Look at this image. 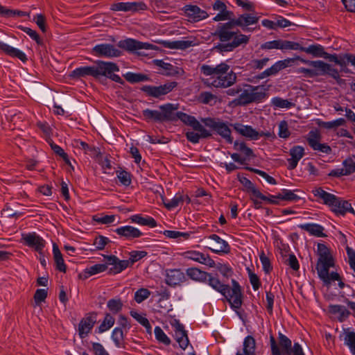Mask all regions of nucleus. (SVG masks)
<instances>
[{
    "label": "nucleus",
    "instance_id": "22",
    "mask_svg": "<svg viewBox=\"0 0 355 355\" xmlns=\"http://www.w3.org/2000/svg\"><path fill=\"white\" fill-rule=\"evenodd\" d=\"M236 75L233 71L217 76L210 85L215 87L227 88L233 85L236 81Z\"/></svg>",
    "mask_w": 355,
    "mask_h": 355
},
{
    "label": "nucleus",
    "instance_id": "10",
    "mask_svg": "<svg viewBox=\"0 0 355 355\" xmlns=\"http://www.w3.org/2000/svg\"><path fill=\"white\" fill-rule=\"evenodd\" d=\"M279 345L274 336H270V343L271 355H289V350L292 347V342L290 338L281 332L278 334Z\"/></svg>",
    "mask_w": 355,
    "mask_h": 355
},
{
    "label": "nucleus",
    "instance_id": "2",
    "mask_svg": "<svg viewBox=\"0 0 355 355\" xmlns=\"http://www.w3.org/2000/svg\"><path fill=\"white\" fill-rule=\"evenodd\" d=\"M318 259L315 269L323 284L329 286L332 282L338 281L340 288L346 286L341 276L337 272H329V268L334 266L335 261L330 250L324 243H318L317 248ZM350 287L349 285H347Z\"/></svg>",
    "mask_w": 355,
    "mask_h": 355
},
{
    "label": "nucleus",
    "instance_id": "62",
    "mask_svg": "<svg viewBox=\"0 0 355 355\" xmlns=\"http://www.w3.org/2000/svg\"><path fill=\"white\" fill-rule=\"evenodd\" d=\"M343 165L344 166V172L345 175H349L354 173H355V162L351 157H348L345 159L343 162Z\"/></svg>",
    "mask_w": 355,
    "mask_h": 355
},
{
    "label": "nucleus",
    "instance_id": "39",
    "mask_svg": "<svg viewBox=\"0 0 355 355\" xmlns=\"http://www.w3.org/2000/svg\"><path fill=\"white\" fill-rule=\"evenodd\" d=\"M53 254L56 270L65 273L67 271V266L64 263L62 254L58 248V245L55 243L53 244Z\"/></svg>",
    "mask_w": 355,
    "mask_h": 355
},
{
    "label": "nucleus",
    "instance_id": "25",
    "mask_svg": "<svg viewBox=\"0 0 355 355\" xmlns=\"http://www.w3.org/2000/svg\"><path fill=\"white\" fill-rule=\"evenodd\" d=\"M114 232L121 237H123L127 240H132L134 239L139 238L143 235V233L137 228L125 225L116 228Z\"/></svg>",
    "mask_w": 355,
    "mask_h": 355
},
{
    "label": "nucleus",
    "instance_id": "46",
    "mask_svg": "<svg viewBox=\"0 0 355 355\" xmlns=\"http://www.w3.org/2000/svg\"><path fill=\"white\" fill-rule=\"evenodd\" d=\"M282 193H279L275 196L276 198H278L282 200L286 201H295L297 202L300 199V197L297 196L294 192H300V190L295 189L293 191L284 189L282 190Z\"/></svg>",
    "mask_w": 355,
    "mask_h": 355
},
{
    "label": "nucleus",
    "instance_id": "20",
    "mask_svg": "<svg viewBox=\"0 0 355 355\" xmlns=\"http://www.w3.org/2000/svg\"><path fill=\"white\" fill-rule=\"evenodd\" d=\"M183 10L188 18V21L191 22L199 21L209 16L205 10L200 9L196 5H187L183 8Z\"/></svg>",
    "mask_w": 355,
    "mask_h": 355
},
{
    "label": "nucleus",
    "instance_id": "16",
    "mask_svg": "<svg viewBox=\"0 0 355 355\" xmlns=\"http://www.w3.org/2000/svg\"><path fill=\"white\" fill-rule=\"evenodd\" d=\"M107 266H111L108 270V274L116 275L121 272L129 266L128 260H120L115 255H104Z\"/></svg>",
    "mask_w": 355,
    "mask_h": 355
},
{
    "label": "nucleus",
    "instance_id": "7",
    "mask_svg": "<svg viewBox=\"0 0 355 355\" xmlns=\"http://www.w3.org/2000/svg\"><path fill=\"white\" fill-rule=\"evenodd\" d=\"M96 65L94 66L95 79H99L101 76H105L112 81L124 85L125 82L115 72L119 71V66L112 62H105L102 60L96 61Z\"/></svg>",
    "mask_w": 355,
    "mask_h": 355
},
{
    "label": "nucleus",
    "instance_id": "48",
    "mask_svg": "<svg viewBox=\"0 0 355 355\" xmlns=\"http://www.w3.org/2000/svg\"><path fill=\"white\" fill-rule=\"evenodd\" d=\"M115 320L110 313H105L104 320L98 327V333H103L110 329L114 324Z\"/></svg>",
    "mask_w": 355,
    "mask_h": 355
},
{
    "label": "nucleus",
    "instance_id": "41",
    "mask_svg": "<svg viewBox=\"0 0 355 355\" xmlns=\"http://www.w3.org/2000/svg\"><path fill=\"white\" fill-rule=\"evenodd\" d=\"M111 338L116 347L125 348V335L121 327H115L113 329Z\"/></svg>",
    "mask_w": 355,
    "mask_h": 355
},
{
    "label": "nucleus",
    "instance_id": "12",
    "mask_svg": "<svg viewBox=\"0 0 355 355\" xmlns=\"http://www.w3.org/2000/svg\"><path fill=\"white\" fill-rule=\"evenodd\" d=\"M92 53L96 57L104 58H117L121 55V51L115 48L111 44H100L94 46L92 49Z\"/></svg>",
    "mask_w": 355,
    "mask_h": 355
},
{
    "label": "nucleus",
    "instance_id": "30",
    "mask_svg": "<svg viewBox=\"0 0 355 355\" xmlns=\"http://www.w3.org/2000/svg\"><path fill=\"white\" fill-rule=\"evenodd\" d=\"M208 239H211L216 242L214 248H209L210 250L216 254H228L230 252V246L228 243L221 239L217 234H213L208 236Z\"/></svg>",
    "mask_w": 355,
    "mask_h": 355
},
{
    "label": "nucleus",
    "instance_id": "50",
    "mask_svg": "<svg viewBox=\"0 0 355 355\" xmlns=\"http://www.w3.org/2000/svg\"><path fill=\"white\" fill-rule=\"evenodd\" d=\"M163 234L169 239H179L180 240H187L189 239L191 233L182 232L174 230H164Z\"/></svg>",
    "mask_w": 355,
    "mask_h": 355
},
{
    "label": "nucleus",
    "instance_id": "52",
    "mask_svg": "<svg viewBox=\"0 0 355 355\" xmlns=\"http://www.w3.org/2000/svg\"><path fill=\"white\" fill-rule=\"evenodd\" d=\"M310 147L316 151H319L327 155L331 153V148L327 144H321L320 141L315 142V141H310Z\"/></svg>",
    "mask_w": 355,
    "mask_h": 355
},
{
    "label": "nucleus",
    "instance_id": "6",
    "mask_svg": "<svg viewBox=\"0 0 355 355\" xmlns=\"http://www.w3.org/2000/svg\"><path fill=\"white\" fill-rule=\"evenodd\" d=\"M244 86L245 88L232 101L235 105L245 106L252 103H260L267 96L266 89L263 85L253 86L245 84Z\"/></svg>",
    "mask_w": 355,
    "mask_h": 355
},
{
    "label": "nucleus",
    "instance_id": "43",
    "mask_svg": "<svg viewBox=\"0 0 355 355\" xmlns=\"http://www.w3.org/2000/svg\"><path fill=\"white\" fill-rule=\"evenodd\" d=\"M153 62L157 67L164 69L166 76H175L179 74L180 68L175 67L171 63L165 62L162 60H154Z\"/></svg>",
    "mask_w": 355,
    "mask_h": 355
},
{
    "label": "nucleus",
    "instance_id": "18",
    "mask_svg": "<svg viewBox=\"0 0 355 355\" xmlns=\"http://www.w3.org/2000/svg\"><path fill=\"white\" fill-rule=\"evenodd\" d=\"M260 48L263 50H270L273 49H281L282 51L289 49L297 50L298 43L288 40H275L262 44Z\"/></svg>",
    "mask_w": 355,
    "mask_h": 355
},
{
    "label": "nucleus",
    "instance_id": "28",
    "mask_svg": "<svg viewBox=\"0 0 355 355\" xmlns=\"http://www.w3.org/2000/svg\"><path fill=\"white\" fill-rule=\"evenodd\" d=\"M161 110V120L164 121H176V112L174 111L178 109L177 105L166 103L159 106Z\"/></svg>",
    "mask_w": 355,
    "mask_h": 355
},
{
    "label": "nucleus",
    "instance_id": "34",
    "mask_svg": "<svg viewBox=\"0 0 355 355\" xmlns=\"http://www.w3.org/2000/svg\"><path fill=\"white\" fill-rule=\"evenodd\" d=\"M89 76L95 78L94 66L78 67L73 70L69 74V77L71 79H79Z\"/></svg>",
    "mask_w": 355,
    "mask_h": 355
},
{
    "label": "nucleus",
    "instance_id": "63",
    "mask_svg": "<svg viewBox=\"0 0 355 355\" xmlns=\"http://www.w3.org/2000/svg\"><path fill=\"white\" fill-rule=\"evenodd\" d=\"M110 242V240L107 237L98 235L94 239L93 244L96 246V250H102Z\"/></svg>",
    "mask_w": 355,
    "mask_h": 355
},
{
    "label": "nucleus",
    "instance_id": "13",
    "mask_svg": "<svg viewBox=\"0 0 355 355\" xmlns=\"http://www.w3.org/2000/svg\"><path fill=\"white\" fill-rule=\"evenodd\" d=\"M117 45L119 48L128 51H135L140 49H157V46L154 44L141 42L132 38L120 40Z\"/></svg>",
    "mask_w": 355,
    "mask_h": 355
},
{
    "label": "nucleus",
    "instance_id": "4",
    "mask_svg": "<svg viewBox=\"0 0 355 355\" xmlns=\"http://www.w3.org/2000/svg\"><path fill=\"white\" fill-rule=\"evenodd\" d=\"M312 192L315 197L320 198L324 205L329 207L330 209L336 215L345 216L347 212L355 214V211L349 201L328 193L321 187L315 189Z\"/></svg>",
    "mask_w": 355,
    "mask_h": 355
},
{
    "label": "nucleus",
    "instance_id": "54",
    "mask_svg": "<svg viewBox=\"0 0 355 355\" xmlns=\"http://www.w3.org/2000/svg\"><path fill=\"white\" fill-rule=\"evenodd\" d=\"M244 168L261 176L268 183H270L271 184H277L276 180L274 178H272V176L269 175L266 172H265L263 171H261V170H259L257 168H252L250 166H245Z\"/></svg>",
    "mask_w": 355,
    "mask_h": 355
},
{
    "label": "nucleus",
    "instance_id": "3",
    "mask_svg": "<svg viewBox=\"0 0 355 355\" xmlns=\"http://www.w3.org/2000/svg\"><path fill=\"white\" fill-rule=\"evenodd\" d=\"M208 284L214 290L221 293L229 302L231 308L237 311L243 304V294L239 282L232 279V288L227 284H223L217 277H213L211 273L207 278Z\"/></svg>",
    "mask_w": 355,
    "mask_h": 355
},
{
    "label": "nucleus",
    "instance_id": "49",
    "mask_svg": "<svg viewBox=\"0 0 355 355\" xmlns=\"http://www.w3.org/2000/svg\"><path fill=\"white\" fill-rule=\"evenodd\" d=\"M142 114L146 121H153L155 122H162L161 112L146 109L142 111Z\"/></svg>",
    "mask_w": 355,
    "mask_h": 355
},
{
    "label": "nucleus",
    "instance_id": "17",
    "mask_svg": "<svg viewBox=\"0 0 355 355\" xmlns=\"http://www.w3.org/2000/svg\"><path fill=\"white\" fill-rule=\"evenodd\" d=\"M22 240L26 245L34 248L40 255L42 254V252L45 247L46 241L35 232L23 234Z\"/></svg>",
    "mask_w": 355,
    "mask_h": 355
},
{
    "label": "nucleus",
    "instance_id": "53",
    "mask_svg": "<svg viewBox=\"0 0 355 355\" xmlns=\"http://www.w3.org/2000/svg\"><path fill=\"white\" fill-rule=\"evenodd\" d=\"M107 306L113 314H116L121 311L123 302L120 299H110L108 300Z\"/></svg>",
    "mask_w": 355,
    "mask_h": 355
},
{
    "label": "nucleus",
    "instance_id": "27",
    "mask_svg": "<svg viewBox=\"0 0 355 355\" xmlns=\"http://www.w3.org/2000/svg\"><path fill=\"white\" fill-rule=\"evenodd\" d=\"M232 125L238 133L251 140H257L259 137L262 136V134H259V132L250 125H245L239 123Z\"/></svg>",
    "mask_w": 355,
    "mask_h": 355
},
{
    "label": "nucleus",
    "instance_id": "14",
    "mask_svg": "<svg viewBox=\"0 0 355 355\" xmlns=\"http://www.w3.org/2000/svg\"><path fill=\"white\" fill-rule=\"evenodd\" d=\"M96 316L97 313L96 312H90L80 320L78 329V335L80 338H86L91 332L96 322Z\"/></svg>",
    "mask_w": 355,
    "mask_h": 355
},
{
    "label": "nucleus",
    "instance_id": "5",
    "mask_svg": "<svg viewBox=\"0 0 355 355\" xmlns=\"http://www.w3.org/2000/svg\"><path fill=\"white\" fill-rule=\"evenodd\" d=\"M176 116V121L180 120L185 125L192 128L193 131H187L185 133V137L189 142L198 144L200 139L211 137V132L207 130L195 116L182 112H177Z\"/></svg>",
    "mask_w": 355,
    "mask_h": 355
},
{
    "label": "nucleus",
    "instance_id": "47",
    "mask_svg": "<svg viewBox=\"0 0 355 355\" xmlns=\"http://www.w3.org/2000/svg\"><path fill=\"white\" fill-rule=\"evenodd\" d=\"M184 202V196L180 193H177L172 199H163V202L166 208L171 210L177 207Z\"/></svg>",
    "mask_w": 355,
    "mask_h": 355
},
{
    "label": "nucleus",
    "instance_id": "38",
    "mask_svg": "<svg viewBox=\"0 0 355 355\" xmlns=\"http://www.w3.org/2000/svg\"><path fill=\"white\" fill-rule=\"evenodd\" d=\"M131 222L149 227H155L157 225V221L151 216H143L141 214L132 215L129 218Z\"/></svg>",
    "mask_w": 355,
    "mask_h": 355
},
{
    "label": "nucleus",
    "instance_id": "45",
    "mask_svg": "<svg viewBox=\"0 0 355 355\" xmlns=\"http://www.w3.org/2000/svg\"><path fill=\"white\" fill-rule=\"evenodd\" d=\"M234 148L236 150L242 153L246 159L255 157L253 150L250 148L248 147L246 144L243 141L239 142V141H235L234 142Z\"/></svg>",
    "mask_w": 355,
    "mask_h": 355
},
{
    "label": "nucleus",
    "instance_id": "40",
    "mask_svg": "<svg viewBox=\"0 0 355 355\" xmlns=\"http://www.w3.org/2000/svg\"><path fill=\"white\" fill-rule=\"evenodd\" d=\"M73 145L75 148L83 150L85 153L88 154L91 156H95L100 153L98 148L90 146L87 143L83 141L80 139H75L73 141Z\"/></svg>",
    "mask_w": 355,
    "mask_h": 355
},
{
    "label": "nucleus",
    "instance_id": "24",
    "mask_svg": "<svg viewBox=\"0 0 355 355\" xmlns=\"http://www.w3.org/2000/svg\"><path fill=\"white\" fill-rule=\"evenodd\" d=\"M166 284L171 286H176L185 282L186 277L180 269H169L166 271Z\"/></svg>",
    "mask_w": 355,
    "mask_h": 355
},
{
    "label": "nucleus",
    "instance_id": "44",
    "mask_svg": "<svg viewBox=\"0 0 355 355\" xmlns=\"http://www.w3.org/2000/svg\"><path fill=\"white\" fill-rule=\"evenodd\" d=\"M123 76L128 83L132 84L144 81H148L150 80L148 75L141 73L127 72L126 73L123 74Z\"/></svg>",
    "mask_w": 355,
    "mask_h": 355
},
{
    "label": "nucleus",
    "instance_id": "8",
    "mask_svg": "<svg viewBox=\"0 0 355 355\" xmlns=\"http://www.w3.org/2000/svg\"><path fill=\"white\" fill-rule=\"evenodd\" d=\"M200 121L206 127L214 130L218 135L225 139L228 144L233 143V137L231 135L232 131L225 122L219 119L211 117L201 118Z\"/></svg>",
    "mask_w": 355,
    "mask_h": 355
},
{
    "label": "nucleus",
    "instance_id": "58",
    "mask_svg": "<svg viewBox=\"0 0 355 355\" xmlns=\"http://www.w3.org/2000/svg\"><path fill=\"white\" fill-rule=\"evenodd\" d=\"M18 28L24 33H26L27 35H28L33 40L36 42L37 44L43 45L44 43L42 40L40 38V35L35 31L32 30L28 27H25L22 26H18Z\"/></svg>",
    "mask_w": 355,
    "mask_h": 355
},
{
    "label": "nucleus",
    "instance_id": "57",
    "mask_svg": "<svg viewBox=\"0 0 355 355\" xmlns=\"http://www.w3.org/2000/svg\"><path fill=\"white\" fill-rule=\"evenodd\" d=\"M154 332L155 338L158 341L166 345H169L171 344L170 338L166 336L161 327H155Z\"/></svg>",
    "mask_w": 355,
    "mask_h": 355
},
{
    "label": "nucleus",
    "instance_id": "64",
    "mask_svg": "<svg viewBox=\"0 0 355 355\" xmlns=\"http://www.w3.org/2000/svg\"><path fill=\"white\" fill-rule=\"evenodd\" d=\"M345 343L348 345L352 354L355 355V332H348L345 336Z\"/></svg>",
    "mask_w": 355,
    "mask_h": 355
},
{
    "label": "nucleus",
    "instance_id": "59",
    "mask_svg": "<svg viewBox=\"0 0 355 355\" xmlns=\"http://www.w3.org/2000/svg\"><path fill=\"white\" fill-rule=\"evenodd\" d=\"M117 178L121 184L125 187L130 185L132 182L131 174L125 171H119L116 172Z\"/></svg>",
    "mask_w": 355,
    "mask_h": 355
},
{
    "label": "nucleus",
    "instance_id": "56",
    "mask_svg": "<svg viewBox=\"0 0 355 355\" xmlns=\"http://www.w3.org/2000/svg\"><path fill=\"white\" fill-rule=\"evenodd\" d=\"M51 149L53 150L55 154L60 156L64 162V163L69 166H71V162L69 159L67 153L64 152L63 148L55 144H51Z\"/></svg>",
    "mask_w": 355,
    "mask_h": 355
},
{
    "label": "nucleus",
    "instance_id": "33",
    "mask_svg": "<svg viewBox=\"0 0 355 355\" xmlns=\"http://www.w3.org/2000/svg\"><path fill=\"white\" fill-rule=\"evenodd\" d=\"M328 311L330 314L336 315L339 322L345 321L350 315L345 306L339 304H330L328 306Z\"/></svg>",
    "mask_w": 355,
    "mask_h": 355
},
{
    "label": "nucleus",
    "instance_id": "31",
    "mask_svg": "<svg viewBox=\"0 0 355 355\" xmlns=\"http://www.w3.org/2000/svg\"><path fill=\"white\" fill-rule=\"evenodd\" d=\"M164 47L171 49H180L185 50L191 46L195 45L193 40H177V41H166L162 40L159 42Z\"/></svg>",
    "mask_w": 355,
    "mask_h": 355
},
{
    "label": "nucleus",
    "instance_id": "51",
    "mask_svg": "<svg viewBox=\"0 0 355 355\" xmlns=\"http://www.w3.org/2000/svg\"><path fill=\"white\" fill-rule=\"evenodd\" d=\"M217 96L214 94H213L210 92H202L198 98V100L199 102L203 104H212V102H214L213 104H215L216 102Z\"/></svg>",
    "mask_w": 355,
    "mask_h": 355
},
{
    "label": "nucleus",
    "instance_id": "26",
    "mask_svg": "<svg viewBox=\"0 0 355 355\" xmlns=\"http://www.w3.org/2000/svg\"><path fill=\"white\" fill-rule=\"evenodd\" d=\"M289 154L291 157L287 159L288 169L293 170L297 167L298 162L304 155V148L301 146H294L290 149Z\"/></svg>",
    "mask_w": 355,
    "mask_h": 355
},
{
    "label": "nucleus",
    "instance_id": "21",
    "mask_svg": "<svg viewBox=\"0 0 355 355\" xmlns=\"http://www.w3.org/2000/svg\"><path fill=\"white\" fill-rule=\"evenodd\" d=\"M293 59L288 58L284 60H279L275 62L272 66L270 68L266 69L265 71L259 73L257 76V79H263L266 77L275 75L279 71L286 68L288 67L292 62H293Z\"/></svg>",
    "mask_w": 355,
    "mask_h": 355
},
{
    "label": "nucleus",
    "instance_id": "15",
    "mask_svg": "<svg viewBox=\"0 0 355 355\" xmlns=\"http://www.w3.org/2000/svg\"><path fill=\"white\" fill-rule=\"evenodd\" d=\"M147 5L143 1L139 2H114L110 6L112 11H123L136 12L141 10H146Z\"/></svg>",
    "mask_w": 355,
    "mask_h": 355
},
{
    "label": "nucleus",
    "instance_id": "60",
    "mask_svg": "<svg viewBox=\"0 0 355 355\" xmlns=\"http://www.w3.org/2000/svg\"><path fill=\"white\" fill-rule=\"evenodd\" d=\"M150 295V291L144 288L138 289L135 293L134 299L137 303H141L143 301L148 298Z\"/></svg>",
    "mask_w": 355,
    "mask_h": 355
},
{
    "label": "nucleus",
    "instance_id": "37",
    "mask_svg": "<svg viewBox=\"0 0 355 355\" xmlns=\"http://www.w3.org/2000/svg\"><path fill=\"white\" fill-rule=\"evenodd\" d=\"M107 269V264L98 263L87 268L82 273L79 274V278L86 279L90 276L105 271Z\"/></svg>",
    "mask_w": 355,
    "mask_h": 355
},
{
    "label": "nucleus",
    "instance_id": "9",
    "mask_svg": "<svg viewBox=\"0 0 355 355\" xmlns=\"http://www.w3.org/2000/svg\"><path fill=\"white\" fill-rule=\"evenodd\" d=\"M178 85L175 81L166 82L164 85L159 86L143 85L140 90L143 92L146 96L152 97L162 100L164 96L169 94Z\"/></svg>",
    "mask_w": 355,
    "mask_h": 355
},
{
    "label": "nucleus",
    "instance_id": "1",
    "mask_svg": "<svg viewBox=\"0 0 355 355\" xmlns=\"http://www.w3.org/2000/svg\"><path fill=\"white\" fill-rule=\"evenodd\" d=\"M259 17L250 13L239 15L237 18L225 23H219L212 35L218 39L220 43L214 47L220 53L233 51L235 49L245 46L249 43L250 36L243 34L235 26L240 27L244 32H252L259 29V26L252 28L250 26L257 24Z\"/></svg>",
    "mask_w": 355,
    "mask_h": 355
},
{
    "label": "nucleus",
    "instance_id": "29",
    "mask_svg": "<svg viewBox=\"0 0 355 355\" xmlns=\"http://www.w3.org/2000/svg\"><path fill=\"white\" fill-rule=\"evenodd\" d=\"M301 51L305 52L309 54H311L316 58H323L328 60V57L330 56V53L324 51V47L320 44H312L308 47L301 46L298 43V49Z\"/></svg>",
    "mask_w": 355,
    "mask_h": 355
},
{
    "label": "nucleus",
    "instance_id": "19",
    "mask_svg": "<svg viewBox=\"0 0 355 355\" xmlns=\"http://www.w3.org/2000/svg\"><path fill=\"white\" fill-rule=\"evenodd\" d=\"M184 259L208 266L210 268L215 267V261L208 254H205L196 250H189L183 253Z\"/></svg>",
    "mask_w": 355,
    "mask_h": 355
},
{
    "label": "nucleus",
    "instance_id": "23",
    "mask_svg": "<svg viewBox=\"0 0 355 355\" xmlns=\"http://www.w3.org/2000/svg\"><path fill=\"white\" fill-rule=\"evenodd\" d=\"M171 325L175 328V334L176 341L182 349H185L187 347L189 341L184 325L176 319H175L173 322L171 323Z\"/></svg>",
    "mask_w": 355,
    "mask_h": 355
},
{
    "label": "nucleus",
    "instance_id": "61",
    "mask_svg": "<svg viewBox=\"0 0 355 355\" xmlns=\"http://www.w3.org/2000/svg\"><path fill=\"white\" fill-rule=\"evenodd\" d=\"M215 267L225 277H232L234 273L232 268L228 264L218 263Z\"/></svg>",
    "mask_w": 355,
    "mask_h": 355
},
{
    "label": "nucleus",
    "instance_id": "32",
    "mask_svg": "<svg viewBox=\"0 0 355 355\" xmlns=\"http://www.w3.org/2000/svg\"><path fill=\"white\" fill-rule=\"evenodd\" d=\"M0 49L6 55L12 58H17L23 62H26L28 60L26 54L24 52L1 41H0Z\"/></svg>",
    "mask_w": 355,
    "mask_h": 355
},
{
    "label": "nucleus",
    "instance_id": "42",
    "mask_svg": "<svg viewBox=\"0 0 355 355\" xmlns=\"http://www.w3.org/2000/svg\"><path fill=\"white\" fill-rule=\"evenodd\" d=\"M237 178L241 184L245 187V191L250 193L254 197H257L260 191L254 186V184L247 178L241 175L240 173L237 175Z\"/></svg>",
    "mask_w": 355,
    "mask_h": 355
},
{
    "label": "nucleus",
    "instance_id": "11",
    "mask_svg": "<svg viewBox=\"0 0 355 355\" xmlns=\"http://www.w3.org/2000/svg\"><path fill=\"white\" fill-rule=\"evenodd\" d=\"M297 72L304 73L306 76L309 78L328 75L335 79L338 84L344 82V80L340 78L338 69L334 68L331 64H328L327 69H325L324 71H321L319 68L306 69L300 67L297 69Z\"/></svg>",
    "mask_w": 355,
    "mask_h": 355
},
{
    "label": "nucleus",
    "instance_id": "35",
    "mask_svg": "<svg viewBox=\"0 0 355 355\" xmlns=\"http://www.w3.org/2000/svg\"><path fill=\"white\" fill-rule=\"evenodd\" d=\"M186 274L192 280L199 282H207V278L209 276V272L201 270L196 267L187 268Z\"/></svg>",
    "mask_w": 355,
    "mask_h": 355
},
{
    "label": "nucleus",
    "instance_id": "55",
    "mask_svg": "<svg viewBox=\"0 0 355 355\" xmlns=\"http://www.w3.org/2000/svg\"><path fill=\"white\" fill-rule=\"evenodd\" d=\"M271 103L273 106L279 108H291L294 105V103L287 99H284L280 97H275L272 99Z\"/></svg>",
    "mask_w": 355,
    "mask_h": 355
},
{
    "label": "nucleus",
    "instance_id": "36",
    "mask_svg": "<svg viewBox=\"0 0 355 355\" xmlns=\"http://www.w3.org/2000/svg\"><path fill=\"white\" fill-rule=\"evenodd\" d=\"M300 229L308 232L311 235L316 237H326L327 235L323 233L324 227L316 223H305L298 226Z\"/></svg>",
    "mask_w": 355,
    "mask_h": 355
}]
</instances>
